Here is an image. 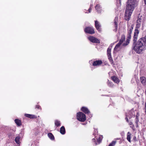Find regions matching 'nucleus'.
<instances>
[{"instance_id": "1", "label": "nucleus", "mask_w": 146, "mask_h": 146, "mask_svg": "<svg viewBox=\"0 0 146 146\" xmlns=\"http://www.w3.org/2000/svg\"><path fill=\"white\" fill-rule=\"evenodd\" d=\"M133 27V25H128V36L125 42V36L124 35H122L121 37L119 42L118 43L115 47L114 50H116L118 48L120 49L123 47H125L129 43L130 40L131 38V34Z\"/></svg>"}, {"instance_id": "2", "label": "nucleus", "mask_w": 146, "mask_h": 146, "mask_svg": "<svg viewBox=\"0 0 146 146\" xmlns=\"http://www.w3.org/2000/svg\"><path fill=\"white\" fill-rule=\"evenodd\" d=\"M137 2L136 0H128L125 12V19L129 20L135 7L136 6Z\"/></svg>"}, {"instance_id": "3", "label": "nucleus", "mask_w": 146, "mask_h": 146, "mask_svg": "<svg viewBox=\"0 0 146 146\" xmlns=\"http://www.w3.org/2000/svg\"><path fill=\"white\" fill-rule=\"evenodd\" d=\"M145 36L140 39L137 44L135 45L134 50L138 53H140L143 50H145L146 44V38ZM134 45V44H133Z\"/></svg>"}, {"instance_id": "4", "label": "nucleus", "mask_w": 146, "mask_h": 146, "mask_svg": "<svg viewBox=\"0 0 146 146\" xmlns=\"http://www.w3.org/2000/svg\"><path fill=\"white\" fill-rule=\"evenodd\" d=\"M86 115L82 112H79L77 113V119L80 121H84L86 120Z\"/></svg>"}, {"instance_id": "5", "label": "nucleus", "mask_w": 146, "mask_h": 146, "mask_svg": "<svg viewBox=\"0 0 146 146\" xmlns=\"http://www.w3.org/2000/svg\"><path fill=\"white\" fill-rule=\"evenodd\" d=\"M88 39L92 42L98 43H100V40L94 36H89L88 37Z\"/></svg>"}, {"instance_id": "6", "label": "nucleus", "mask_w": 146, "mask_h": 146, "mask_svg": "<svg viewBox=\"0 0 146 146\" xmlns=\"http://www.w3.org/2000/svg\"><path fill=\"white\" fill-rule=\"evenodd\" d=\"M84 31L86 33L90 34H93L95 33L93 28L92 27H87L84 30Z\"/></svg>"}, {"instance_id": "7", "label": "nucleus", "mask_w": 146, "mask_h": 146, "mask_svg": "<svg viewBox=\"0 0 146 146\" xmlns=\"http://www.w3.org/2000/svg\"><path fill=\"white\" fill-rule=\"evenodd\" d=\"M139 31L137 29H135V31L134 33V35L133 37V44L135 45V43L136 41L137 40L138 34H139Z\"/></svg>"}, {"instance_id": "8", "label": "nucleus", "mask_w": 146, "mask_h": 146, "mask_svg": "<svg viewBox=\"0 0 146 146\" xmlns=\"http://www.w3.org/2000/svg\"><path fill=\"white\" fill-rule=\"evenodd\" d=\"M95 25L97 29L99 31H100V25L99 22L97 21H95Z\"/></svg>"}, {"instance_id": "9", "label": "nucleus", "mask_w": 146, "mask_h": 146, "mask_svg": "<svg viewBox=\"0 0 146 146\" xmlns=\"http://www.w3.org/2000/svg\"><path fill=\"white\" fill-rule=\"evenodd\" d=\"M102 63V62L101 60H97L93 62V65L94 66H99L101 65Z\"/></svg>"}, {"instance_id": "10", "label": "nucleus", "mask_w": 146, "mask_h": 146, "mask_svg": "<svg viewBox=\"0 0 146 146\" xmlns=\"http://www.w3.org/2000/svg\"><path fill=\"white\" fill-rule=\"evenodd\" d=\"M140 81L145 86L146 85V78L144 77H141L140 78Z\"/></svg>"}, {"instance_id": "11", "label": "nucleus", "mask_w": 146, "mask_h": 146, "mask_svg": "<svg viewBox=\"0 0 146 146\" xmlns=\"http://www.w3.org/2000/svg\"><path fill=\"white\" fill-rule=\"evenodd\" d=\"M141 19L140 18L138 19L137 21V24L136 25V29H137L140 27L141 26Z\"/></svg>"}, {"instance_id": "12", "label": "nucleus", "mask_w": 146, "mask_h": 146, "mask_svg": "<svg viewBox=\"0 0 146 146\" xmlns=\"http://www.w3.org/2000/svg\"><path fill=\"white\" fill-rule=\"evenodd\" d=\"M112 80L115 83H118L119 82V79L116 77L115 76H112L111 77Z\"/></svg>"}, {"instance_id": "13", "label": "nucleus", "mask_w": 146, "mask_h": 146, "mask_svg": "<svg viewBox=\"0 0 146 146\" xmlns=\"http://www.w3.org/2000/svg\"><path fill=\"white\" fill-rule=\"evenodd\" d=\"M117 21H118V18L116 17L115 19V22H114L115 26V29H114V31H116L117 29Z\"/></svg>"}, {"instance_id": "14", "label": "nucleus", "mask_w": 146, "mask_h": 146, "mask_svg": "<svg viewBox=\"0 0 146 146\" xmlns=\"http://www.w3.org/2000/svg\"><path fill=\"white\" fill-rule=\"evenodd\" d=\"M82 111L85 113H89L90 111L87 108L83 107L82 108Z\"/></svg>"}, {"instance_id": "15", "label": "nucleus", "mask_w": 146, "mask_h": 146, "mask_svg": "<svg viewBox=\"0 0 146 146\" xmlns=\"http://www.w3.org/2000/svg\"><path fill=\"white\" fill-rule=\"evenodd\" d=\"M60 132L62 134H64L65 133V128L64 126H62L60 130Z\"/></svg>"}, {"instance_id": "16", "label": "nucleus", "mask_w": 146, "mask_h": 146, "mask_svg": "<svg viewBox=\"0 0 146 146\" xmlns=\"http://www.w3.org/2000/svg\"><path fill=\"white\" fill-rule=\"evenodd\" d=\"M15 123L18 126H20L21 125V122L20 120L18 119H16L15 120Z\"/></svg>"}, {"instance_id": "17", "label": "nucleus", "mask_w": 146, "mask_h": 146, "mask_svg": "<svg viewBox=\"0 0 146 146\" xmlns=\"http://www.w3.org/2000/svg\"><path fill=\"white\" fill-rule=\"evenodd\" d=\"M19 139L20 137H16V138L15 139V141L17 144V146H19V144L20 143Z\"/></svg>"}, {"instance_id": "18", "label": "nucleus", "mask_w": 146, "mask_h": 146, "mask_svg": "<svg viewBox=\"0 0 146 146\" xmlns=\"http://www.w3.org/2000/svg\"><path fill=\"white\" fill-rule=\"evenodd\" d=\"M111 47H109L107 50V54L108 56H111Z\"/></svg>"}, {"instance_id": "19", "label": "nucleus", "mask_w": 146, "mask_h": 146, "mask_svg": "<svg viewBox=\"0 0 146 146\" xmlns=\"http://www.w3.org/2000/svg\"><path fill=\"white\" fill-rule=\"evenodd\" d=\"M25 116L28 117L30 118H33L35 117V115H31L28 114H25Z\"/></svg>"}, {"instance_id": "20", "label": "nucleus", "mask_w": 146, "mask_h": 146, "mask_svg": "<svg viewBox=\"0 0 146 146\" xmlns=\"http://www.w3.org/2000/svg\"><path fill=\"white\" fill-rule=\"evenodd\" d=\"M131 134L129 132H128L127 134V140L129 142H131Z\"/></svg>"}, {"instance_id": "21", "label": "nucleus", "mask_w": 146, "mask_h": 146, "mask_svg": "<svg viewBox=\"0 0 146 146\" xmlns=\"http://www.w3.org/2000/svg\"><path fill=\"white\" fill-rule=\"evenodd\" d=\"M48 136L51 139H54V137L53 135L51 133H49L48 134Z\"/></svg>"}, {"instance_id": "22", "label": "nucleus", "mask_w": 146, "mask_h": 146, "mask_svg": "<svg viewBox=\"0 0 146 146\" xmlns=\"http://www.w3.org/2000/svg\"><path fill=\"white\" fill-rule=\"evenodd\" d=\"M101 7L99 4H98L96 5L95 7V8L96 10L97 11H100L101 9Z\"/></svg>"}, {"instance_id": "23", "label": "nucleus", "mask_w": 146, "mask_h": 146, "mask_svg": "<svg viewBox=\"0 0 146 146\" xmlns=\"http://www.w3.org/2000/svg\"><path fill=\"white\" fill-rule=\"evenodd\" d=\"M55 124L57 127L59 126L60 125V121L58 120H56L55 121Z\"/></svg>"}, {"instance_id": "24", "label": "nucleus", "mask_w": 146, "mask_h": 146, "mask_svg": "<svg viewBox=\"0 0 146 146\" xmlns=\"http://www.w3.org/2000/svg\"><path fill=\"white\" fill-rule=\"evenodd\" d=\"M108 86L110 87H113V83L111 82H109V80H108Z\"/></svg>"}, {"instance_id": "25", "label": "nucleus", "mask_w": 146, "mask_h": 146, "mask_svg": "<svg viewBox=\"0 0 146 146\" xmlns=\"http://www.w3.org/2000/svg\"><path fill=\"white\" fill-rule=\"evenodd\" d=\"M115 143V141H113L108 146H114Z\"/></svg>"}, {"instance_id": "26", "label": "nucleus", "mask_w": 146, "mask_h": 146, "mask_svg": "<svg viewBox=\"0 0 146 146\" xmlns=\"http://www.w3.org/2000/svg\"><path fill=\"white\" fill-rule=\"evenodd\" d=\"M139 121V119H135V123L136 124V127H138V123Z\"/></svg>"}, {"instance_id": "27", "label": "nucleus", "mask_w": 146, "mask_h": 146, "mask_svg": "<svg viewBox=\"0 0 146 146\" xmlns=\"http://www.w3.org/2000/svg\"><path fill=\"white\" fill-rule=\"evenodd\" d=\"M108 58L110 60V61L111 63H112L113 62V60L112 59V58L111 57V56H108Z\"/></svg>"}, {"instance_id": "28", "label": "nucleus", "mask_w": 146, "mask_h": 146, "mask_svg": "<svg viewBox=\"0 0 146 146\" xmlns=\"http://www.w3.org/2000/svg\"><path fill=\"white\" fill-rule=\"evenodd\" d=\"M139 116V114L138 113H137V115H136L135 119H138V117Z\"/></svg>"}, {"instance_id": "29", "label": "nucleus", "mask_w": 146, "mask_h": 146, "mask_svg": "<svg viewBox=\"0 0 146 146\" xmlns=\"http://www.w3.org/2000/svg\"><path fill=\"white\" fill-rule=\"evenodd\" d=\"M101 141V139H100V138H99V139L97 140V141L99 143H100V142Z\"/></svg>"}, {"instance_id": "30", "label": "nucleus", "mask_w": 146, "mask_h": 146, "mask_svg": "<svg viewBox=\"0 0 146 146\" xmlns=\"http://www.w3.org/2000/svg\"><path fill=\"white\" fill-rule=\"evenodd\" d=\"M40 106H39V105H36V108H37L38 109H40Z\"/></svg>"}, {"instance_id": "31", "label": "nucleus", "mask_w": 146, "mask_h": 146, "mask_svg": "<svg viewBox=\"0 0 146 146\" xmlns=\"http://www.w3.org/2000/svg\"><path fill=\"white\" fill-rule=\"evenodd\" d=\"M128 122H129V125H132L133 123H132V122H131V121L129 122L128 121Z\"/></svg>"}, {"instance_id": "32", "label": "nucleus", "mask_w": 146, "mask_h": 146, "mask_svg": "<svg viewBox=\"0 0 146 146\" xmlns=\"http://www.w3.org/2000/svg\"><path fill=\"white\" fill-rule=\"evenodd\" d=\"M134 126L133 125H132L130 126V127L132 128L133 130L134 129L133 128H134Z\"/></svg>"}, {"instance_id": "33", "label": "nucleus", "mask_w": 146, "mask_h": 146, "mask_svg": "<svg viewBox=\"0 0 146 146\" xmlns=\"http://www.w3.org/2000/svg\"><path fill=\"white\" fill-rule=\"evenodd\" d=\"M146 108V102L145 103V113L146 112V109H145Z\"/></svg>"}, {"instance_id": "34", "label": "nucleus", "mask_w": 146, "mask_h": 146, "mask_svg": "<svg viewBox=\"0 0 146 146\" xmlns=\"http://www.w3.org/2000/svg\"><path fill=\"white\" fill-rule=\"evenodd\" d=\"M125 119L126 120V121H127V122H128V119L127 117H126L125 118Z\"/></svg>"}, {"instance_id": "35", "label": "nucleus", "mask_w": 146, "mask_h": 146, "mask_svg": "<svg viewBox=\"0 0 146 146\" xmlns=\"http://www.w3.org/2000/svg\"><path fill=\"white\" fill-rule=\"evenodd\" d=\"M91 7H90V9H88V11H89V13L90 12V10L91 9Z\"/></svg>"}, {"instance_id": "36", "label": "nucleus", "mask_w": 146, "mask_h": 146, "mask_svg": "<svg viewBox=\"0 0 146 146\" xmlns=\"http://www.w3.org/2000/svg\"><path fill=\"white\" fill-rule=\"evenodd\" d=\"M144 3L145 4H146V0H144Z\"/></svg>"}, {"instance_id": "37", "label": "nucleus", "mask_w": 146, "mask_h": 146, "mask_svg": "<svg viewBox=\"0 0 146 146\" xmlns=\"http://www.w3.org/2000/svg\"><path fill=\"white\" fill-rule=\"evenodd\" d=\"M97 134V132H96V131H95V133H94V135H95V134Z\"/></svg>"}, {"instance_id": "38", "label": "nucleus", "mask_w": 146, "mask_h": 146, "mask_svg": "<svg viewBox=\"0 0 146 146\" xmlns=\"http://www.w3.org/2000/svg\"><path fill=\"white\" fill-rule=\"evenodd\" d=\"M119 0V2L120 3V2H121L120 0Z\"/></svg>"}, {"instance_id": "39", "label": "nucleus", "mask_w": 146, "mask_h": 146, "mask_svg": "<svg viewBox=\"0 0 146 146\" xmlns=\"http://www.w3.org/2000/svg\"><path fill=\"white\" fill-rule=\"evenodd\" d=\"M93 140H95V139H93Z\"/></svg>"}, {"instance_id": "40", "label": "nucleus", "mask_w": 146, "mask_h": 146, "mask_svg": "<svg viewBox=\"0 0 146 146\" xmlns=\"http://www.w3.org/2000/svg\"><path fill=\"white\" fill-rule=\"evenodd\" d=\"M145 93H146V91H145Z\"/></svg>"}]
</instances>
